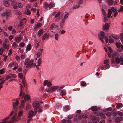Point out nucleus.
<instances>
[{
    "mask_svg": "<svg viewBox=\"0 0 123 123\" xmlns=\"http://www.w3.org/2000/svg\"><path fill=\"white\" fill-rule=\"evenodd\" d=\"M56 106L57 107L61 106H62L61 104L59 103H56Z\"/></svg>",
    "mask_w": 123,
    "mask_h": 123,
    "instance_id": "49",
    "label": "nucleus"
},
{
    "mask_svg": "<svg viewBox=\"0 0 123 123\" xmlns=\"http://www.w3.org/2000/svg\"><path fill=\"white\" fill-rule=\"evenodd\" d=\"M64 87L63 86H55L52 87L51 88V90L55 92L57 90V92H59Z\"/></svg>",
    "mask_w": 123,
    "mask_h": 123,
    "instance_id": "1",
    "label": "nucleus"
},
{
    "mask_svg": "<svg viewBox=\"0 0 123 123\" xmlns=\"http://www.w3.org/2000/svg\"><path fill=\"white\" fill-rule=\"evenodd\" d=\"M112 114V113L111 112H108L106 113V115L108 117H110Z\"/></svg>",
    "mask_w": 123,
    "mask_h": 123,
    "instance_id": "36",
    "label": "nucleus"
},
{
    "mask_svg": "<svg viewBox=\"0 0 123 123\" xmlns=\"http://www.w3.org/2000/svg\"><path fill=\"white\" fill-rule=\"evenodd\" d=\"M70 109V106L69 105H67L65 106L64 108V109L66 111H67Z\"/></svg>",
    "mask_w": 123,
    "mask_h": 123,
    "instance_id": "23",
    "label": "nucleus"
},
{
    "mask_svg": "<svg viewBox=\"0 0 123 123\" xmlns=\"http://www.w3.org/2000/svg\"><path fill=\"white\" fill-rule=\"evenodd\" d=\"M18 6L20 8H21L22 7L23 4L21 3H20L18 4Z\"/></svg>",
    "mask_w": 123,
    "mask_h": 123,
    "instance_id": "42",
    "label": "nucleus"
},
{
    "mask_svg": "<svg viewBox=\"0 0 123 123\" xmlns=\"http://www.w3.org/2000/svg\"><path fill=\"white\" fill-rule=\"evenodd\" d=\"M123 119L122 117H117L115 119V122H120Z\"/></svg>",
    "mask_w": 123,
    "mask_h": 123,
    "instance_id": "13",
    "label": "nucleus"
},
{
    "mask_svg": "<svg viewBox=\"0 0 123 123\" xmlns=\"http://www.w3.org/2000/svg\"><path fill=\"white\" fill-rule=\"evenodd\" d=\"M110 26L109 24L107 23H105V25H103V30L104 31L105 29L106 30H107L109 28Z\"/></svg>",
    "mask_w": 123,
    "mask_h": 123,
    "instance_id": "6",
    "label": "nucleus"
},
{
    "mask_svg": "<svg viewBox=\"0 0 123 123\" xmlns=\"http://www.w3.org/2000/svg\"><path fill=\"white\" fill-rule=\"evenodd\" d=\"M123 104L121 103H118L116 107L117 109H119L120 107H122V106Z\"/></svg>",
    "mask_w": 123,
    "mask_h": 123,
    "instance_id": "22",
    "label": "nucleus"
},
{
    "mask_svg": "<svg viewBox=\"0 0 123 123\" xmlns=\"http://www.w3.org/2000/svg\"><path fill=\"white\" fill-rule=\"evenodd\" d=\"M24 99L28 101L30 100V97L27 94L24 95Z\"/></svg>",
    "mask_w": 123,
    "mask_h": 123,
    "instance_id": "20",
    "label": "nucleus"
},
{
    "mask_svg": "<svg viewBox=\"0 0 123 123\" xmlns=\"http://www.w3.org/2000/svg\"><path fill=\"white\" fill-rule=\"evenodd\" d=\"M65 22V20L64 19H63L62 22L60 24V26L61 28H62L63 27Z\"/></svg>",
    "mask_w": 123,
    "mask_h": 123,
    "instance_id": "16",
    "label": "nucleus"
},
{
    "mask_svg": "<svg viewBox=\"0 0 123 123\" xmlns=\"http://www.w3.org/2000/svg\"><path fill=\"white\" fill-rule=\"evenodd\" d=\"M122 11H123V6H121L119 10L118 11L119 12H120Z\"/></svg>",
    "mask_w": 123,
    "mask_h": 123,
    "instance_id": "45",
    "label": "nucleus"
},
{
    "mask_svg": "<svg viewBox=\"0 0 123 123\" xmlns=\"http://www.w3.org/2000/svg\"><path fill=\"white\" fill-rule=\"evenodd\" d=\"M62 89L60 91L61 92L60 95L61 96H62L63 95H65L66 94V91L64 89Z\"/></svg>",
    "mask_w": 123,
    "mask_h": 123,
    "instance_id": "15",
    "label": "nucleus"
},
{
    "mask_svg": "<svg viewBox=\"0 0 123 123\" xmlns=\"http://www.w3.org/2000/svg\"><path fill=\"white\" fill-rule=\"evenodd\" d=\"M11 12L10 10H7L3 13L2 15L3 16H6V17H7L11 15Z\"/></svg>",
    "mask_w": 123,
    "mask_h": 123,
    "instance_id": "4",
    "label": "nucleus"
},
{
    "mask_svg": "<svg viewBox=\"0 0 123 123\" xmlns=\"http://www.w3.org/2000/svg\"><path fill=\"white\" fill-rule=\"evenodd\" d=\"M55 27V24L54 23L52 24L51 25L50 29L52 30Z\"/></svg>",
    "mask_w": 123,
    "mask_h": 123,
    "instance_id": "51",
    "label": "nucleus"
},
{
    "mask_svg": "<svg viewBox=\"0 0 123 123\" xmlns=\"http://www.w3.org/2000/svg\"><path fill=\"white\" fill-rule=\"evenodd\" d=\"M49 6L48 4L47 3H46L45 4H44V7L45 9H46L48 8Z\"/></svg>",
    "mask_w": 123,
    "mask_h": 123,
    "instance_id": "35",
    "label": "nucleus"
},
{
    "mask_svg": "<svg viewBox=\"0 0 123 123\" xmlns=\"http://www.w3.org/2000/svg\"><path fill=\"white\" fill-rule=\"evenodd\" d=\"M115 62L118 64H119L120 62H123V55L120 56V58L117 57L115 59Z\"/></svg>",
    "mask_w": 123,
    "mask_h": 123,
    "instance_id": "3",
    "label": "nucleus"
},
{
    "mask_svg": "<svg viewBox=\"0 0 123 123\" xmlns=\"http://www.w3.org/2000/svg\"><path fill=\"white\" fill-rule=\"evenodd\" d=\"M3 46L4 48L7 49V50L8 49V47L6 44H3Z\"/></svg>",
    "mask_w": 123,
    "mask_h": 123,
    "instance_id": "37",
    "label": "nucleus"
},
{
    "mask_svg": "<svg viewBox=\"0 0 123 123\" xmlns=\"http://www.w3.org/2000/svg\"><path fill=\"white\" fill-rule=\"evenodd\" d=\"M4 50V49L3 48L0 49V55L2 54Z\"/></svg>",
    "mask_w": 123,
    "mask_h": 123,
    "instance_id": "31",
    "label": "nucleus"
},
{
    "mask_svg": "<svg viewBox=\"0 0 123 123\" xmlns=\"http://www.w3.org/2000/svg\"><path fill=\"white\" fill-rule=\"evenodd\" d=\"M104 38H105V41L107 43H108V38L106 36H105V37Z\"/></svg>",
    "mask_w": 123,
    "mask_h": 123,
    "instance_id": "58",
    "label": "nucleus"
},
{
    "mask_svg": "<svg viewBox=\"0 0 123 123\" xmlns=\"http://www.w3.org/2000/svg\"><path fill=\"white\" fill-rule=\"evenodd\" d=\"M82 117L84 118H86L88 116L86 114H84L82 115Z\"/></svg>",
    "mask_w": 123,
    "mask_h": 123,
    "instance_id": "52",
    "label": "nucleus"
},
{
    "mask_svg": "<svg viewBox=\"0 0 123 123\" xmlns=\"http://www.w3.org/2000/svg\"><path fill=\"white\" fill-rule=\"evenodd\" d=\"M30 107V104H28L27 105L26 107V109H29Z\"/></svg>",
    "mask_w": 123,
    "mask_h": 123,
    "instance_id": "63",
    "label": "nucleus"
},
{
    "mask_svg": "<svg viewBox=\"0 0 123 123\" xmlns=\"http://www.w3.org/2000/svg\"><path fill=\"white\" fill-rule=\"evenodd\" d=\"M55 4L54 3H51L49 5V9L55 6Z\"/></svg>",
    "mask_w": 123,
    "mask_h": 123,
    "instance_id": "34",
    "label": "nucleus"
},
{
    "mask_svg": "<svg viewBox=\"0 0 123 123\" xmlns=\"http://www.w3.org/2000/svg\"><path fill=\"white\" fill-rule=\"evenodd\" d=\"M97 116H100L102 119H105L106 118V116L103 113H99L97 115Z\"/></svg>",
    "mask_w": 123,
    "mask_h": 123,
    "instance_id": "9",
    "label": "nucleus"
},
{
    "mask_svg": "<svg viewBox=\"0 0 123 123\" xmlns=\"http://www.w3.org/2000/svg\"><path fill=\"white\" fill-rule=\"evenodd\" d=\"M98 36L100 38V39L102 42H103V39L105 37V33L103 31H101L100 33L98 34Z\"/></svg>",
    "mask_w": 123,
    "mask_h": 123,
    "instance_id": "2",
    "label": "nucleus"
},
{
    "mask_svg": "<svg viewBox=\"0 0 123 123\" xmlns=\"http://www.w3.org/2000/svg\"><path fill=\"white\" fill-rule=\"evenodd\" d=\"M17 37V40L18 41V42L20 41L22 39V38L21 37Z\"/></svg>",
    "mask_w": 123,
    "mask_h": 123,
    "instance_id": "61",
    "label": "nucleus"
},
{
    "mask_svg": "<svg viewBox=\"0 0 123 123\" xmlns=\"http://www.w3.org/2000/svg\"><path fill=\"white\" fill-rule=\"evenodd\" d=\"M18 76L21 79L23 78V74L22 73H19L18 74Z\"/></svg>",
    "mask_w": 123,
    "mask_h": 123,
    "instance_id": "40",
    "label": "nucleus"
},
{
    "mask_svg": "<svg viewBox=\"0 0 123 123\" xmlns=\"http://www.w3.org/2000/svg\"><path fill=\"white\" fill-rule=\"evenodd\" d=\"M12 53V49H10L9 51V53L8 54L9 55H10Z\"/></svg>",
    "mask_w": 123,
    "mask_h": 123,
    "instance_id": "44",
    "label": "nucleus"
},
{
    "mask_svg": "<svg viewBox=\"0 0 123 123\" xmlns=\"http://www.w3.org/2000/svg\"><path fill=\"white\" fill-rule=\"evenodd\" d=\"M42 24L41 23H38L37 25L35 26L34 27V29L35 30H36L37 28L41 27L42 26Z\"/></svg>",
    "mask_w": 123,
    "mask_h": 123,
    "instance_id": "18",
    "label": "nucleus"
},
{
    "mask_svg": "<svg viewBox=\"0 0 123 123\" xmlns=\"http://www.w3.org/2000/svg\"><path fill=\"white\" fill-rule=\"evenodd\" d=\"M20 46L21 47H23L25 45V44L23 42L20 43L19 44Z\"/></svg>",
    "mask_w": 123,
    "mask_h": 123,
    "instance_id": "48",
    "label": "nucleus"
},
{
    "mask_svg": "<svg viewBox=\"0 0 123 123\" xmlns=\"http://www.w3.org/2000/svg\"><path fill=\"white\" fill-rule=\"evenodd\" d=\"M117 114L119 115L123 116V113L119 111L117 112Z\"/></svg>",
    "mask_w": 123,
    "mask_h": 123,
    "instance_id": "41",
    "label": "nucleus"
},
{
    "mask_svg": "<svg viewBox=\"0 0 123 123\" xmlns=\"http://www.w3.org/2000/svg\"><path fill=\"white\" fill-rule=\"evenodd\" d=\"M120 44L121 43L120 42L119 43L118 42H117L116 43L115 45L117 48H119L120 47L121 45H120Z\"/></svg>",
    "mask_w": 123,
    "mask_h": 123,
    "instance_id": "30",
    "label": "nucleus"
},
{
    "mask_svg": "<svg viewBox=\"0 0 123 123\" xmlns=\"http://www.w3.org/2000/svg\"><path fill=\"white\" fill-rule=\"evenodd\" d=\"M114 1L111 0H110L108 2V4L110 5H111L113 3Z\"/></svg>",
    "mask_w": 123,
    "mask_h": 123,
    "instance_id": "38",
    "label": "nucleus"
},
{
    "mask_svg": "<svg viewBox=\"0 0 123 123\" xmlns=\"http://www.w3.org/2000/svg\"><path fill=\"white\" fill-rule=\"evenodd\" d=\"M110 66L109 64H107L105 66V68H106V69H107L110 67Z\"/></svg>",
    "mask_w": 123,
    "mask_h": 123,
    "instance_id": "64",
    "label": "nucleus"
},
{
    "mask_svg": "<svg viewBox=\"0 0 123 123\" xmlns=\"http://www.w3.org/2000/svg\"><path fill=\"white\" fill-rule=\"evenodd\" d=\"M22 82L23 84V85L24 87H25V83H26V81L25 80L23 79L22 80Z\"/></svg>",
    "mask_w": 123,
    "mask_h": 123,
    "instance_id": "47",
    "label": "nucleus"
},
{
    "mask_svg": "<svg viewBox=\"0 0 123 123\" xmlns=\"http://www.w3.org/2000/svg\"><path fill=\"white\" fill-rule=\"evenodd\" d=\"M83 0H79L78 2V3L79 4H81L83 2Z\"/></svg>",
    "mask_w": 123,
    "mask_h": 123,
    "instance_id": "62",
    "label": "nucleus"
},
{
    "mask_svg": "<svg viewBox=\"0 0 123 123\" xmlns=\"http://www.w3.org/2000/svg\"><path fill=\"white\" fill-rule=\"evenodd\" d=\"M109 60H106L104 61V63L105 64H107L109 63Z\"/></svg>",
    "mask_w": 123,
    "mask_h": 123,
    "instance_id": "55",
    "label": "nucleus"
},
{
    "mask_svg": "<svg viewBox=\"0 0 123 123\" xmlns=\"http://www.w3.org/2000/svg\"><path fill=\"white\" fill-rule=\"evenodd\" d=\"M33 107L34 108H38L39 105V104L38 102L34 101L33 103Z\"/></svg>",
    "mask_w": 123,
    "mask_h": 123,
    "instance_id": "8",
    "label": "nucleus"
},
{
    "mask_svg": "<svg viewBox=\"0 0 123 123\" xmlns=\"http://www.w3.org/2000/svg\"><path fill=\"white\" fill-rule=\"evenodd\" d=\"M58 34L56 33L55 34V38L56 40H57L58 39Z\"/></svg>",
    "mask_w": 123,
    "mask_h": 123,
    "instance_id": "53",
    "label": "nucleus"
},
{
    "mask_svg": "<svg viewBox=\"0 0 123 123\" xmlns=\"http://www.w3.org/2000/svg\"><path fill=\"white\" fill-rule=\"evenodd\" d=\"M23 111H20L18 113V117H20L23 115Z\"/></svg>",
    "mask_w": 123,
    "mask_h": 123,
    "instance_id": "27",
    "label": "nucleus"
},
{
    "mask_svg": "<svg viewBox=\"0 0 123 123\" xmlns=\"http://www.w3.org/2000/svg\"><path fill=\"white\" fill-rule=\"evenodd\" d=\"M80 5H77L76 6H74L73 7V8L74 9H75L80 7Z\"/></svg>",
    "mask_w": 123,
    "mask_h": 123,
    "instance_id": "43",
    "label": "nucleus"
},
{
    "mask_svg": "<svg viewBox=\"0 0 123 123\" xmlns=\"http://www.w3.org/2000/svg\"><path fill=\"white\" fill-rule=\"evenodd\" d=\"M11 4L13 6H15V5H16L17 3L15 2L12 1V2Z\"/></svg>",
    "mask_w": 123,
    "mask_h": 123,
    "instance_id": "57",
    "label": "nucleus"
},
{
    "mask_svg": "<svg viewBox=\"0 0 123 123\" xmlns=\"http://www.w3.org/2000/svg\"><path fill=\"white\" fill-rule=\"evenodd\" d=\"M92 121L94 123L98 122L99 121V118L98 117L94 116L92 117Z\"/></svg>",
    "mask_w": 123,
    "mask_h": 123,
    "instance_id": "5",
    "label": "nucleus"
},
{
    "mask_svg": "<svg viewBox=\"0 0 123 123\" xmlns=\"http://www.w3.org/2000/svg\"><path fill=\"white\" fill-rule=\"evenodd\" d=\"M111 9L113 12L114 13L117 12V11H118V10L116 9L115 8L113 7H111Z\"/></svg>",
    "mask_w": 123,
    "mask_h": 123,
    "instance_id": "28",
    "label": "nucleus"
},
{
    "mask_svg": "<svg viewBox=\"0 0 123 123\" xmlns=\"http://www.w3.org/2000/svg\"><path fill=\"white\" fill-rule=\"evenodd\" d=\"M17 116V113H15V114H14L13 116V117H11V118L12 122H14L15 121H17L18 120H18H19L20 119H19V118H18V119L15 118Z\"/></svg>",
    "mask_w": 123,
    "mask_h": 123,
    "instance_id": "14",
    "label": "nucleus"
},
{
    "mask_svg": "<svg viewBox=\"0 0 123 123\" xmlns=\"http://www.w3.org/2000/svg\"><path fill=\"white\" fill-rule=\"evenodd\" d=\"M23 90L21 89L20 90V94L19 95L20 96H24L25 95L24 92L23 91Z\"/></svg>",
    "mask_w": 123,
    "mask_h": 123,
    "instance_id": "25",
    "label": "nucleus"
},
{
    "mask_svg": "<svg viewBox=\"0 0 123 123\" xmlns=\"http://www.w3.org/2000/svg\"><path fill=\"white\" fill-rule=\"evenodd\" d=\"M31 48V44H29L27 46L26 50L27 51L30 50Z\"/></svg>",
    "mask_w": 123,
    "mask_h": 123,
    "instance_id": "19",
    "label": "nucleus"
},
{
    "mask_svg": "<svg viewBox=\"0 0 123 123\" xmlns=\"http://www.w3.org/2000/svg\"><path fill=\"white\" fill-rule=\"evenodd\" d=\"M33 62L34 61L33 60H31L29 61L27 65L26 66V68H28L29 67H31Z\"/></svg>",
    "mask_w": 123,
    "mask_h": 123,
    "instance_id": "10",
    "label": "nucleus"
},
{
    "mask_svg": "<svg viewBox=\"0 0 123 123\" xmlns=\"http://www.w3.org/2000/svg\"><path fill=\"white\" fill-rule=\"evenodd\" d=\"M100 108L97 107L96 106H92L91 107V109L92 111H98L100 109Z\"/></svg>",
    "mask_w": 123,
    "mask_h": 123,
    "instance_id": "11",
    "label": "nucleus"
},
{
    "mask_svg": "<svg viewBox=\"0 0 123 123\" xmlns=\"http://www.w3.org/2000/svg\"><path fill=\"white\" fill-rule=\"evenodd\" d=\"M29 115L28 117L29 118L32 117L33 116H35V113H34L33 111L32 110L30 111L28 113Z\"/></svg>",
    "mask_w": 123,
    "mask_h": 123,
    "instance_id": "7",
    "label": "nucleus"
},
{
    "mask_svg": "<svg viewBox=\"0 0 123 123\" xmlns=\"http://www.w3.org/2000/svg\"><path fill=\"white\" fill-rule=\"evenodd\" d=\"M109 42L110 43H111L114 42V41L111 39H109Z\"/></svg>",
    "mask_w": 123,
    "mask_h": 123,
    "instance_id": "59",
    "label": "nucleus"
},
{
    "mask_svg": "<svg viewBox=\"0 0 123 123\" xmlns=\"http://www.w3.org/2000/svg\"><path fill=\"white\" fill-rule=\"evenodd\" d=\"M43 49H40L38 50V52L37 53V54H38V55H41L42 54V51Z\"/></svg>",
    "mask_w": 123,
    "mask_h": 123,
    "instance_id": "29",
    "label": "nucleus"
},
{
    "mask_svg": "<svg viewBox=\"0 0 123 123\" xmlns=\"http://www.w3.org/2000/svg\"><path fill=\"white\" fill-rule=\"evenodd\" d=\"M10 76L11 77V78H15L16 77V76L15 74H10Z\"/></svg>",
    "mask_w": 123,
    "mask_h": 123,
    "instance_id": "54",
    "label": "nucleus"
},
{
    "mask_svg": "<svg viewBox=\"0 0 123 123\" xmlns=\"http://www.w3.org/2000/svg\"><path fill=\"white\" fill-rule=\"evenodd\" d=\"M42 59L40 58H39L38 62V64L39 66L40 65V64L42 62Z\"/></svg>",
    "mask_w": 123,
    "mask_h": 123,
    "instance_id": "39",
    "label": "nucleus"
},
{
    "mask_svg": "<svg viewBox=\"0 0 123 123\" xmlns=\"http://www.w3.org/2000/svg\"><path fill=\"white\" fill-rule=\"evenodd\" d=\"M112 110V108L111 107H109L105 109L104 111V112H106L108 111H111Z\"/></svg>",
    "mask_w": 123,
    "mask_h": 123,
    "instance_id": "26",
    "label": "nucleus"
},
{
    "mask_svg": "<svg viewBox=\"0 0 123 123\" xmlns=\"http://www.w3.org/2000/svg\"><path fill=\"white\" fill-rule=\"evenodd\" d=\"M86 83L85 82H84L83 81L81 83V86H86Z\"/></svg>",
    "mask_w": 123,
    "mask_h": 123,
    "instance_id": "50",
    "label": "nucleus"
},
{
    "mask_svg": "<svg viewBox=\"0 0 123 123\" xmlns=\"http://www.w3.org/2000/svg\"><path fill=\"white\" fill-rule=\"evenodd\" d=\"M29 61V59L28 58H26L25 59V62L24 63V65L25 66H26L27 64H28V63Z\"/></svg>",
    "mask_w": 123,
    "mask_h": 123,
    "instance_id": "33",
    "label": "nucleus"
},
{
    "mask_svg": "<svg viewBox=\"0 0 123 123\" xmlns=\"http://www.w3.org/2000/svg\"><path fill=\"white\" fill-rule=\"evenodd\" d=\"M112 13L111 10L110 9H109L108 10V14L110 15H111Z\"/></svg>",
    "mask_w": 123,
    "mask_h": 123,
    "instance_id": "60",
    "label": "nucleus"
},
{
    "mask_svg": "<svg viewBox=\"0 0 123 123\" xmlns=\"http://www.w3.org/2000/svg\"><path fill=\"white\" fill-rule=\"evenodd\" d=\"M44 30L42 29H41L39 30L38 32V37H39L41 34L43 33Z\"/></svg>",
    "mask_w": 123,
    "mask_h": 123,
    "instance_id": "17",
    "label": "nucleus"
},
{
    "mask_svg": "<svg viewBox=\"0 0 123 123\" xmlns=\"http://www.w3.org/2000/svg\"><path fill=\"white\" fill-rule=\"evenodd\" d=\"M111 36L115 39H119V37L117 35H115L113 34H112Z\"/></svg>",
    "mask_w": 123,
    "mask_h": 123,
    "instance_id": "21",
    "label": "nucleus"
},
{
    "mask_svg": "<svg viewBox=\"0 0 123 123\" xmlns=\"http://www.w3.org/2000/svg\"><path fill=\"white\" fill-rule=\"evenodd\" d=\"M3 4L6 7H8L10 6V3L8 1L6 2H3Z\"/></svg>",
    "mask_w": 123,
    "mask_h": 123,
    "instance_id": "24",
    "label": "nucleus"
},
{
    "mask_svg": "<svg viewBox=\"0 0 123 123\" xmlns=\"http://www.w3.org/2000/svg\"><path fill=\"white\" fill-rule=\"evenodd\" d=\"M11 78V77L10 76L7 75L5 78V80H8V79Z\"/></svg>",
    "mask_w": 123,
    "mask_h": 123,
    "instance_id": "56",
    "label": "nucleus"
},
{
    "mask_svg": "<svg viewBox=\"0 0 123 123\" xmlns=\"http://www.w3.org/2000/svg\"><path fill=\"white\" fill-rule=\"evenodd\" d=\"M48 82V81L47 80H45L44 81V83H43V85L44 86H45L47 84Z\"/></svg>",
    "mask_w": 123,
    "mask_h": 123,
    "instance_id": "46",
    "label": "nucleus"
},
{
    "mask_svg": "<svg viewBox=\"0 0 123 123\" xmlns=\"http://www.w3.org/2000/svg\"><path fill=\"white\" fill-rule=\"evenodd\" d=\"M49 36V34H48L45 33L43 36L42 38V40L44 41L45 39L48 38Z\"/></svg>",
    "mask_w": 123,
    "mask_h": 123,
    "instance_id": "12",
    "label": "nucleus"
},
{
    "mask_svg": "<svg viewBox=\"0 0 123 123\" xmlns=\"http://www.w3.org/2000/svg\"><path fill=\"white\" fill-rule=\"evenodd\" d=\"M19 104V101H16L15 102H14L13 103V106H17Z\"/></svg>",
    "mask_w": 123,
    "mask_h": 123,
    "instance_id": "32",
    "label": "nucleus"
}]
</instances>
